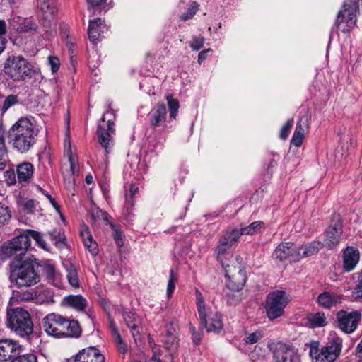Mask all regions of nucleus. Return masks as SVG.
<instances>
[{
  "instance_id": "a211bd4d",
  "label": "nucleus",
  "mask_w": 362,
  "mask_h": 362,
  "mask_svg": "<svg viewBox=\"0 0 362 362\" xmlns=\"http://www.w3.org/2000/svg\"><path fill=\"white\" fill-rule=\"evenodd\" d=\"M309 115H303L298 122L291 144L296 147H300L305 139V134L308 129Z\"/></svg>"
},
{
  "instance_id": "72a5a7b5",
  "label": "nucleus",
  "mask_w": 362,
  "mask_h": 362,
  "mask_svg": "<svg viewBox=\"0 0 362 362\" xmlns=\"http://www.w3.org/2000/svg\"><path fill=\"white\" fill-rule=\"evenodd\" d=\"M51 240L54 242V244L58 248H63L65 246L64 236L60 233V231L54 229L52 231L48 232Z\"/></svg>"
},
{
  "instance_id": "cd10ccee",
  "label": "nucleus",
  "mask_w": 362,
  "mask_h": 362,
  "mask_svg": "<svg viewBox=\"0 0 362 362\" xmlns=\"http://www.w3.org/2000/svg\"><path fill=\"white\" fill-rule=\"evenodd\" d=\"M18 104H20V101L17 95L11 94L5 98H4L3 95H0V110L2 113H4L11 107Z\"/></svg>"
},
{
  "instance_id": "7ed1b4c3",
  "label": "nucleus",
  "mask_w": 362,
  "mask_h": 362,
  "mask_svg": "<svg viewBox=\"0 0 362 362\" xmlns=\"http://www.w3.org/2000/svg\"><path fill=\"white\" fill-rule=\"evenodd\" d=\"M3 71L13 81L18 82L33 78L40 82L42 75L39 69H35L21 55H11L4 62Z\"/></svg>"
},
{
  "instance_id": "9d476101",
  "label": "nucleus",
  "mask_w": 362,
  "mask_h": 362,
  "mask_svg": "<svg viewBox=\"0 0 362 362\" xmlns=\"http://www.w3.org/2000/svg\"><path fill=\"white\" fill-rule=\"evenodd\" d=\"M115 115H103L98 124V142L107 153L114 145L111 134L115 132Z\"/></svg>"
},
{
  "instance_id": "603ef678",
  "label": "nucleus",
  "mask_w": 362,
  "mask_h": 362,
  "mask_svg": "<svg viewBox=\"0 0 362 362\" xmlns=\"http://www.w3.org/2000/svg\"><path fill=\"white\" fill-rule=\"evenodd\" d=\"M68 159L70 165V172L71 175L74 176L78 171V158L74 155H71L68 157Z\"/></svg>"
},
{
  "instance_id": "8fccbe9b",
  "label": "nucleus",
  "mask_w": 362,
  "mask_h": 362,
  "mask_svg": "<svg viewBox=\"0 0 362 362\" xmlns=\"http://www.w3.org/2000/svg\"><path fill=\"white\" fill-rule=\"evenodd\" d=\"M112 229L115 241L119 247H122L124 245L122 232L115 226H112Z\"/></svg>"
},
{
  "instance_id": "69168bd1",
  "label": "nucleus",
  "mask_w": 362,
  "mask_h": 362,
  "mask_svg": "<svg viewBox=\"0 0 362 362\" xmlns=\"http://www.w3.org/2000/svg\"><path fill=\"white\" fill-rule=\"evenodd\" d=\"M177 325L174 322H170L166 326L165 335H175L177 336Z\"/></svg>"
},
{
  "instance_id": "4be33fe9",
  "label": "nucleus",
  "mask_w": 362,
  "mask_h": 362,
  "mask_svg": "<svg viewBox=\"0 0 362 362\" xmlns=\"http://www.w3.org/2000/svg\"><path fill=\"white\" fill-rule=\"evenodd\" d=\"M343 296L332 292H324L317 297V303L325 308H330L341 303Z\"/></svg>"
},
{
  "instance_id": "6e6552de",
  "label": "nucleus",
  "mask_w": 362,
  "mask_h": 362,
  "mask_svg": "<svg viewBox=\"0 0 362 362\" xmlns=\"http://www.w3.org/2000/svg\"><path fill=\"white\" fill-rule=\"evenodd\" d=\"M288 302V296L284 291L276 290L269 293L265 301V309L269 319L274 320L284 315V309Z\"/></svg>"
},
{
  "instance_id": "0e129e2a",
  "label": "nucleus",
  "mask_w": 362,
  "mask_h": 362,
  "mask_svg": "<svg viewBox=\"0 0 362 362\" xmlns=\"http://www.w3.org/2000/svg\"><path fill=\"white\" fill-rule=\"evenodd\" d=\"M165 120V115H154L151 119V124L154 127L159 126Z\"/></svg>"
},
{
  "instance_id": "4c0bfd02",
  "label": "nucleus",
  "mask_w": 362,
  "mask_h": 362,
  "mask_svg": "<svg viewBox=\"0 0 362 362\" xmlns=\"http://www.w3.org/2000/svg\"><path fill=\"white\" fill-rule=\"evenodd\" d=\"M263 223L260 221H255L249 226L241 228L242 235H253L257 233Z\"/></svg>"
},
{
  "instance_id": "393cba45",
  "label": "nucleus",
  "mask_w": 362,
  "mask_h": 362,
  "mask_svg": "<svg viewBox=\"0 0 362 362\" xmlns=\"http://www.w3.org/2000/svg\"><path fill=\"white\" fill-rule=\"evenodd\" d=\"M34 167L29 162H23L17 165L16 173L19 182L28 181L33 176Z\"/></svg>"
},
{
  "instance_id": "c9c22d12",
  "label": "nucleus",
  "mask_w": 362,
  "mask_h": 362,
  "mask_svg": "<svg viewBox=\"0 0 362 362\" xmlns=\"http://www.w3.org/2000/svg\"><path fill=\"white\" fill-rule=\"evenodd\" d=\"M289 261L298 262L303 258L300 247H298L292 243H289Z\"/></svg>"
},
{
  "instance_id": "c85d7f7f",
  "label": "nucleus",
  "mask_w": 362,
  "mask_h": 362,
  "mask_svg": "<svg viewBox=\"0 0 362 362\" xmlns=\"http://www.w3.org/2000/svg\"><path fill=\"white\" fill-rule=\"evenodd\" d=\"M289 243H280L274 250L273 255L280 261L289 260Z\"/></svg>"
},
{
  "instance_id": "473e14b6",
  "label": "nucleus",
  "mask_w": 362,
  "mask_h": 362,
  "mask_svg": "<svg viewBox=\"0 0 362 362\" xmlns=\"http://www.w3.org/2000/svg\"><path fill=\"white\" fill-rule=\"evenodd\" d=\"M11 218V211L9 207L3 202H0V226L7 224Z\"/></svg>"
},
{
  "instance_id": "58836bf2",
  "label": "nucleus",
  "mask_w": 362,
  "mask_h": 362,
  "mask_svg": "<svg viewBox=\"0 0 362 362\" xmlns=\"http://www.w3.org/2000/svg\"><path fill=\"white\" fill-rule=\"evenodd\" d=\"M164 344L166 349L173 351L178 347V339L175 335H165Z\"/></svg>"
},
{
  "instance_id": "39448f33",
  "label": "nucleus",
  "mask_w": 362,
  "mask_h": 362,
  "mask_svg": "<svg viewBox=\"0 0 362 362\" xmlns=\"http://www.w3.org/2000/svg\"><path fill=\"white\" fill-rule=\"evenodd\" d=\"M228 249V247H224L218 243L216 247L217 258L223 268L225 269V276L228 279L227 282L228 288L238 291L243 288L246 282V276L242 269L240 267L237 269L235 267H231L228 263V259L226 256H230L232 257L230 254L226 253Z\"/></svg>"
},
{
  "instance_id": "7c9ffc66",
  "label": "nucleus",
  "mask_w": 362,
  "mask_h": 362,
  "mask_svg": "<svg viewBox=\"0 0 362 362\" xmlns=\"http://www.w3.org/2000/svg\"><path fill=\"white\" fill-rule=\"evenodd\" d=\"M66 271V277L69 284L74 288H78L80 286V282L78 276V271L76 266L73 264H69Z\"/></svg>"
},
{
  "instance_id": "c03bdc74",
  "label": "nucleus",
  "mask_w": 362,
  "mask_h": 362,
  "mask_svg": "<svg viewBox=\"0 0 362 362\" xmlns=\"http://www.w3.org/2000/svg\"><path fill=\"white\" fill-rule=\"evenodd\" d=\"M166 100L170 113H177L180 107L178 100L171 95H168Z\"/></svg>"
},
{
  "instance_id": "13d9d810",
  "label": "nucleus",
  "mask_w": 362,
  "mask_h": 362,
  "mask_svg": "<svg viewBox=\"0 0 362 362\" xmlns=\"http://www.w3.org/2000/svg\"><path fill=\"white\" fill-rule=\"evenodd\" d=\"M262 335L260 332H255L250 334L245 339L247 344H252L258 341L262 338Z\"/></svg>"
},
{
  "instance_id": "bf43d9fd",
  "label": "nucleus",
  "mask_w": 362,
  "mask_h": 362,
  "mask_svg": "<svg viewBox=\"0 0 362 362\" xmlns=\"http://www.w3.org/2000/svg\"><path fill=\"white\" fill-rule=\"evenodd\" d=\"M225 234L228 236V238L230 240V241L234 244L238 240L240 236L242 235L241 229L240 230L235 229V230H232L230 231H227Z\"/></svg>"
},
{
  "instance_id": "f3484780",
  "label": "nucleus",
  "mask_w": 362,
  "mask_h": 362,
  "mask_svg": "<svg viewBox=\"0 0 362 362\" xmlns=\"http://www.w3.org/2000/svg\"><path fill=\"white\" fill-rule=\"evenodd\" d=\"M74 362H105V356L95 347H88L81 350L76 356Z\"/></svg>"
},
{
  "instance_id": "37998d69",
  "label": "nucleus",
  "mask_w": 362,
  "mask_h": 362,
  "mask_svg": "<svg viewBox=\"0 0 362 362\" xmlns=\"http://www.w3.org/2000/svg\"><path fill=\"white\" fill-rule=\"evenodd\" d=\"M16 297L19 301H35V291L27 290L25 291L18 292Z\"/></svg>"
},
{
  "instance_id": "2f4dec72",
  "label": "nucleus",
  "mask_w": 362,
  "mask_h": 362,
  "mask_svg": "<svg viewBox=\"0 0 362 362\" xmlns=\"http://www.w3.org/2000/svg\"><path fill=\"white\" fill-rule=\"evenodd\" d=\"M322 246L320 242H313L308 245L300 246V250L303 257H307L317 253Z\"/></svg>"
},
{
  "instance_id": "774afa93",
  "label": "nucleus",
  "mask_w": 362,
  "mask_h": 362,
  "mask_svg": "<svg viewBox=\"0 0 362 362\" xmlns=\"http://www.w3.org/2000/svg\"><path fill=\"white\" fill-rule=\"evenodd\" d=\"M218 243L228 248H230L233 245V243L230 241V240L228 238V236L226 234H223L220 238Z\"/></svg>"
},
{
  "instance_id": "4d7b16f0",
  "label": "nucleus",
  "mask_w": 362,
  "mask_h": 362,
  "mask_svg": "<svg viewBox=\"0 0 362 362\" xmlns=\"http://www.w3.org/2000/svg\"><path fill=\"white\" fill-rule=\"evenodd\" d=\"M114 330L117 334V347L118 351L122 354H124L127 351V344L123 341L122 337H120L119 334L117 332V331L114 328Z\"/></svg>"
},
{
  "instance_id": "1a4fd4ad",
  "label": "nucleus",
  "mask_w": 362,
  "mask_h": 362,
  "mask_svg": "<svg viewBox=\"0 0 362 362\" xmlns=\"http://www.w3.org/2000/svg\"><path fill=\"white\" fill-rule=\"evenodd\" d=\"M267 347L275 362H301L298 349L291 344L274 341Z\"/></svg>"
},
{
  "instance_id": "f704fd0d",
  "label": "nucleus",
  "mask_w": 362,
  "mask_h": 362,
  "mask_svg": "<svg viewBox=\"0 0 362 362\" xmlns=\"http://www.w3.org/2000/svg\"><path fill=\"white\" fill-rule=\"evenodd\" d=\"M24 235H28L30 240V238L34 239L36 241V243H37V245L42 249L48 250L47 243L42 239V235L40 233H39L37 231L32 230H27L24 233Z\"/></svg>"
},
{
  "instance_id": "412c9836",
  "label": "nucleus",
  "mask_w": 362,
  "mask_h": 362,
  "mask_svg": "<svg viewBox=\"0 0 362 362\" xmlns=\"http://www.w3.org/2000/svg\"><path fill=\"white\" fill-rule=\"evenodd\" d=\"M360 254L357 249L347 247L344 251V268L346 272L352 271L359 261Z\"/></svg>"
},
{
  "instance_id": "f257e3e1",
  "label": "nucleus",
  "mask_w": 362,
  "mask_h": 362,
  "mask_svg": "<svg viewBox=\"0 0 362 362\" xmlns=\"http://www.w3.org/2000/svg\"><path fill=\"white\" fill-rule=\"evenodd\" d=\"M38 132L35 119L31 116L23 117L9 130L10 144L16 151L25 153L35 144Z\"/></svg>"
},
{
  "instance_id": "ddd939ff",
  "label": "nucleus",
  "mask_w": 362,
  "mask_h": 362,
  "mask_svg": "<svg viewBox=\"0 0 362 362\" xmlns=\"http://www.w3.org/2000/svg\"><path fill=\"white\" fill-rule=\"evenodd\" d=\"M66 323V318L56 313L49 314L42 320V325L46 333L57 338H60L64 333V328Z\"/></svg>"
},
{
  "instance_id": "f8f14e48",
  "label": "nucleus",
  "mask_w": 362,
  "mask_h": 362,
  "mask_svg": "<svg viewBox=\"0 0 362 362\" xmlns=\"http://www.w3.org/2000/svg\"><path fill=\"white\" fill-rule=\"evenodd\" d=\"M37 7L41 12V24L47 29L56 26L58 11L57 0H37Z\"/></svg>"
},
{
  "instance_id": "bb28decb",
  "label": "nucleus",
  "mask_w": 362,
  "mask_h": 362,
  "mask_svg": "<svg viewBox=\"0 0 362 362\" xmlns=\"http://www.w3.org/2000/svg\"><path fill=\"white\" fill-rule=\"evenodd\" d=\"M64 333L61 337L78 338L81 334V328L78 321L66 319V323L64 325Z\"/></svg>"
},
{
  "instance_id": "c756f323",
  "label": "nucleus",
  "mask_w": 362,
  "mask_h": 362,
  "mask_svg": "<svg viewBox=\"0 0 362 362\" xmlns=\"http://www.w3.org/2000/svg\"><path fill=\"white\" fill-rule=\"evenodd\" d=\"M308 319L312 327H324L327 325L326 317L324 313L317 312L310 314Z\"/></svg>"
},
{
  "instance_id": "0eeeda50",
  "label": "nucleus",
  "mask_w": 362,
  "mask_h": 362,
  "mask_svg": "<svg viewBox=\"0 0 362 362\" xmlns=\"http://www.w3.org/2000/svg\"><path fill=\"white\" fill-rule=\"evenodd\" d=\"M31 241L28 235L21 234L6 243L1 247V253L4 257L14 256L13 260L22 261L30 257L26 256L28 248L30 246Z\"/></svg>"
},
{
  "instance_id": "49530a36",
  "label": "nucleus",
  "mask_w": 362,
  "mask_h": 362,
  "mask_svg": "<svg viewBox=\"0 0 362 362\" xmlns=\"http://www.w3.org/2000/svg\"><path fill=\"white\" fill-rule=\"evenodd\" d=\"M11 362H37V360L35 354H28L16 356Z\"/></svg>"
},
{
  "instance_id": "423d86ee",
  "label": "nucleus",
  "mask_w": 362,
  "mask_h": 362,
  "mask_svg": "<svg viewBox=\"0 0 362 362\" xmlns=\"http://www.w3.org/2000/svg\"><path fill=\"white\" fill-rule=\"evenodd\" d=\"M195 293L197 310L200 320V326L202 327H205L208 332H218L222 329L223 326L221 315L218 313L212 315L209 317V322H208L207 317L209 315V311L204 305V297L198 289H196Z\"/></svg>"
},
{
  "instance_id": "3c124183",
  "label": "nucleus",
  "mask_w": 362,
  "mask_h": 362,
  "mask_svg": "<svg viewBox=\"0 0 362 362\" xmlns=\"http://www.w3.org/2000/svg\"><path fill=\"white\" fill-rule=\"evenodd\" d=\"M293 126V120L287 121L281 127L279 136L281 139H286L288 136L289 132Z\"/></svg>"
},
{
  "instance_id": "a878e982",
  "label": "nucleus",
  "mask_w": 362,
  "mask_h": 362,
  "mask_svg": "<svg viewBox=\"0 0 362 362\" xmlns=\"http://www.w3.org/2000/svg\"><path fill=\"white\" fill-rule=\"evenodd\" d=\"M35 302L38 304L53 303L54 291L50 288H37L35 290Z\"/></svg>"
},
{
  "instance_id": "6ab92c4d",
  "label": "nucleus",
  "mask_w": 362,
  "mask_h": 362,
  "mask_svg": "<svg viewBox=\"0 0 362 362\" xmlns=\"http://www.w3.org/2000/svg\"><path fill=\"white\" fill-rule=\"evenodd\" d=\"M123 318L126 325L130 329L135 342H136L139 339L140 329H141L139 317L131 311H124Z\"/></svg>"
},
{
  "instance_id": "f03ea898",
  "label": "nucleus",
  "mask_w": 362,
  "mask_h": 362,
  "mask_svg": "<svg viewBox=\"0 0 362 362\" xmlns=\"http://www.w3.org/2000/svg\"><path fill=\"white\" fill-rule=\"evenodd\" d=\"M39 264L33 256L22 261L12 260L10 263L9 279L18 287H30L40 281Z\"/></svg>"
},
{
  "instance_id": "338daca9",
  "label": "nucleus",
  "mask_w": 362,
  "mask_h": 362,
  "mask_svg": "<svg viewBox=\"0 0 362 362\" xmlns=\"http://www.w3.org/2000/svg\"><path fill=\"white\" fill-rule=\"evenodd\" d=\"M353 297L355 299H362V281H360L353 291Z\"/></svg>"
},
{
  "instance_id": "b1692460",
  "label": "nucleus",
  "mask_w": 362,
  "mask_h": 362,
  "mask_svg": "<svg viewBox=\"0 0 362 362\" xmlns=\"http://www.w3.org/2000/svg\"><path fill=\"white\" fill-rule=\"evenodd\" d=\"M62 304L76 310L81 311L86 307L87 301L81 295H69L64 298Z\"/></svg>"
},
{
  "instance_id": "680f3d73",
  "label": "nucleus",
  "mask_w": 362,
  "mask_h": 362,
  "mask_svg": "<svg viewBox=\"0 0 362 362\" xmlns=\"http://www.w3.org/2000/svg\"><path fill=\"white\" fill-rule=\"evenodd\" d=\"M105 1L106 0H87L88 4V9L90 12H92V15H95V7L100 6L101 4Z\"/></svg>"
},
{
  "instance_id": "6e6d98bb",
  "label": "nucleus",
  "mask_w": 362,
  "mask_h": 362,
  "mask_svg": "<svg viewBox=\"0 0 362 362\" xmlns=\"http://www.w3.org/2000/svg\"><path fill=\"white\" fill-rule=\"evenodd\" d=\"M138 192V187L131 185L129 189V194L125 196V202L127 206L132 207L134 205L133 196Z\"/></svg>"
},
{
  "instance_id": "aec40b11",
  "label": "nucleus",
  "mask_w": 362,
  "mask_h": 362,
  "mask_svg": "<svg viewBox=\"0 0 362 362\" xmlns=\"http://www.w3.org/2000/svg\"><path fill=\"white\" fill-rule=\"evenodd\" d=\"M341 233V223H336L334 226H329L326 231L325 245L329 249L336 247L339 243Z\"/></svg>"
},
{
  "instance_id": "a18cd8bd",
  "label": "nucleus",
  "mask_w": 362,
  "mask_h": 362,
  "mask_svg": "<svg viewBox=\"0 0 362 362\" xmlns=\"http://www.w3.org/2000/svg\"><path fill=\"white\" fill-rule=\"evenodd\" d=\"M204 41V37L201 35L193 36L192 42L190 43L189 47L194 51H199L203 47Z\"/></svg>"
},
{
  "instance_id": "864d4df0",
  "label": "nucleus",
  "mask_w": 362,
  "mask_h": 362,
  "mask_svg": "<svg viewBox=\"0 0 362 362\" xmlns=\"http://www.w3.org/2000/svg\"><path fill=\"white\" fill-rule=\"evenodd\" d=\"M47 59L48 64L51 67L52 72L56 73L59 70L60 66L59 58L54 56H49Z\"/></svg>"
},
{
  "instance_id": "a19ab883",
  "label": "nucleus",
  "mask_w": 362,
  "mask_h": 362,
  "mask_svg": "<svg viewBox=\"0 0 362 362\" xmlns=\"http://www.w3.org/2000/svg\"><path fill=\"white\" fill-rule=\"evenodd\" d=\"M43 274L51 284H54L56 279V272L54 266L45 264L42 269Z\"/></svg>"
},
{
  "instance_id": "de8ad7c7",
  "label": "nucleus",
  "mask_w": 362,
  "mask_h": 362,
  "mask_svg": "<svg viewBox=\"0 0 362 362\" xmlns=\"http://www.w3.org/2000/svg\"><path fill=\"white\" fill-rule=\"evenodd\" d=\"M85 247L88 250V251L93 255H96L98 252V244L91 237L90 239L83 242Z\"/></svg>"
},
{
  "instance_id": "052dcab7",
  "label": "nucleus",
  "mask_w": 362,
  "mask_h": 362,
  "mask_svg": "<svg viewBox=\"0 0 362 362\" xmlns=\"http://www.w3.org/2000/svg\"><path fill=\"white\" fill-rule=\"evenodd\" d=\"M318 342L317 341H313L310 344V356L315 359V362H317V358L318 356L320 355V351L318 348Z\"/></svg>"
},
{
  "instance_id": "e2e57ef3",
  "label": "nucleus",
  "mask_w": 362,
  "mask_h": 362,
  "mask_svg": "<svg viewBox=\"0 0 362 362\" xmlns=\"http://www.w3.org/2000/svg\"><path fill=\"white\" fill-rule=\"evenodd\" d=\"M64 151H65V154L67 157H69L71 155H74V153L72 152L71 146L70 136L68 133H66V138L64 140Z\"/></svg>"
},
{
  "instance_id": "5701e85b",
  "label": "nucleus",
  "mask_w": 362,
  "mask_h": 362,
  "mask_svg": "<svg viewBox=\"0 0 362 362\" xmlns=\"http://www.w3.org/2000/svg\"><path fill=\"white\" fill-rule=\"evenodd\" d=\"M105 27V21L100 18L90 21L88 30L90 40L96 43L100 35L103 33Z\"/></svg>"
},
{
  "instance_id": "2eb2a0df",
  "label": "nucleus",
  "mask_w": 362,
  "mask_h": 362,
  "mask_svg": "<svg viewBox=\"0 0 362 362\" xmlns=\"http://www.w3.org/2000/svg\"><path fill=\"white\" fill-rule=\"evenodd\" d=\"M21 351V346L12 339L0 340V362L8 361Z\"/></svg>"
},
{
  "instance_id": "20e7f679",
  "label": "nucleus",
  "mask_w": 362,
  "mask_h": 362,
  "mask_svg": "<svg viewBox=\"0 0 362 362\" xmlns=\"http://www.w3.org/2000/svg\"><path fill=\"white\" fill-rule=\"evenodd\" d=\"M8 327L15 334L22 338L30 339L33 333V323L30 313L22 308H14L7 310Z\"/></svg>"
},
{
  "instance_id": "e433bc0d",
  "label": "nucleus",
  "mask_w": 362,
  "mask_h": 362,
  "mask_svg": "<svg viewBox=\"0 0 362 362\" xmlns=\"http://www.w3.org/2000/svg\"><path fill=\"white\" fill-rule=\"evenodd\" d=\"M199 5L197 1L191 2L187 11L185 13H183L180 16V20L182 21H186L189 19L192 18L194 17V16L196 14V13L197 12V11L199 9Z\"/></svg>"
},
{
  "instance_id": "9b49d317",
  "label": "nucleus",
  "mask_w": 362,
  "mask_h": 362,
  "mask_svg": "<svg viewBox=\"0 0 362 362\" xmlns=\"http://www.w3.org/2000/svg\"><path fill=\"white\" fill-rule=\"evenodd\" d=\"M362 318L359 310L348 312L341 310L336 315L337 327L345 334H351L356 331Z\"/></svg>"
},
{
  "instance_id": "ea45409f",
  "label": "nucleus",
  "mask_w": 362,
  "mask_h": 362,
  "mask_svg": "<svg viewBox=\"0 0 362 362\" xmlns=\"http://www.w3.org/2000/svg\"><path fill=\"white\" fill-rule=\"evenodd\" d=\"M90 214L94 222L99 220L107 221V213L96 206H93L90 209Z\"/></svg>"
},
{
  "instance_id": "09e8293b",
  "label": "nucleus",
  "mask_w": 362,
  "mask_h": 362,
  "mask_svg": "<svg viewBox=\"0 0 362 362\" xmlns=\"http://www.w3.org/2000/svg\"><path fill=\"white\" fill-rule=\"evenodd\" d=\"M20 205L25 214H31L35 208V203L33 199L22 201L20 202Z\"/></svg>"
},
{
  "instance_id": "dca6fc26",
  "label": "nucleus",
  "mask_w": 362,
  "mask_h": 362,
  "mask_svg": "<svg viewBox=\"0 0 362 362\" xmlns=\"http://www.w3.org/2000/svg\"><path fill=\"white\" fill-rule=\"evenodd\" d=\"M8 28L15 33H26L36 30L37 25L30 18L13 16L8 20Z\"/></svg>"
},
{
  "instance_id": "79ce46f5",
  "label": "nucleus",
  "mask_w": 362,
  "mask_h": 362,
  "mask_svg": "<svg viewBox=\"0 0 362 362\" xmlns=\"http://www.w3.org/2000/svg\"><path fill=\"white\" fill-rule=\"evenodd\" d=\"M177 281V275L173 269L170 271V278L167 286V296L170 297L175 288V284Z\"/></svg>"
},
{
  "instance_id": "5fc2aeb1",
  "label": "nucleus",
  "mask_w": 362,
  "mask_h": 362,
  "mask_svg": "<svg viewBox=\"0 0 362 362\" xmlns=\"http://www.w3.org/2000/svg\"><path fill=\"white\" fill-rule=\"evenodd\" d=\"M189 330L192 335V339L193 343L195 345L199 344L201 342V340L202 339L203 333L202 332H197L196 330V328L192 325H190Z\"/></svg>"
},
{
  "instance_id": "4468645a",
  "label": "nucleus",
  "mask_w": 362,
  "mask_h": 362,
  "mask_svg": "<svg viewBox=\"0 0 362 362\" xmlns=\"http://www.w3.org/2000/svg\"><path fill=\"white\" fill-rule=\"evenodd\" d=\"M341 350V343L332 340L322 348L317 358V362H334L339 357Z\"/></svg>"
}]
</instances>
